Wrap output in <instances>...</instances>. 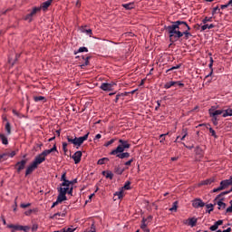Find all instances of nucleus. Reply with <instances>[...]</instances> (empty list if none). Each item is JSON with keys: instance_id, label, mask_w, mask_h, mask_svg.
I'll return each mask as SVG.
<instances>
[{"instance_id": "f257e3e1", "label": "nucleus", "mask_w": 232, "mask_h": 232, "mask_svg": "<svg viewBox=\"0 0 232 232\" xmlns=\"http://www.w3.org/2000/svg\"><path fill=\"white\" fill-rule=\"evenodd\" d=\"M169 37L170 43H177L182 37V32H189L191 27L185 21L172 22L171 25L165 26Z\"/></svg>"}, {"instance_id": "f03ea898", "label": "nucleus", "mask_w": 232, "mask_h": 232, "mask_svg": "<svg viewBox=\"0 0 232 232\" xmlns=\"http://www.w3.org/2000/svg\"><path fill=\"white\" fill-rule=\"evenodd\" d=\"M228 186H232V176L229 179H225L220 182V185L218 188H214L213 192L218 193V191H222L223 189H227ZM232 191V187L229 190L221 192L219 195H218L215 198V200H218V198H221V197H224V195H229Z\"/></svg>"}, {"instance_id": "7ed1b4c3", "label": "nucleus", "mask_w": 232, "mask_h": 232, "mask_svg": "<svg viewBox=\"0 0 232 232\" xmlns=\"http://www.w3.org/2000/svg\"><path fill=\"white\" fill-rule=\"evenodd\" d=\"M89 135L90 132L79 138H77L76 136L67 135L66 140L69 142V144H73V146H77L76 149L79 150L80 146H82V144L84 143V140H88Z\"/></svg>"}, {"instance_id": "20e7f679", "label": "nucleus", "mask_w": 232, "mask_h": 232, "mask_svg": "<svg viewBox=\"0 0 232 232\" xmlns=\"http://www.w3.org/2000/svg\"><path fill=\"white\" fill-rule=\"evenodd\" d=\"M38 12H41V7H34L33 10L24 16V21H27L28 23H32L34 21V17L37 15Z\"/></svg>"}, {"instance_id": "39448f33", "label": "nucleus", "mask_w": 232, "mask_h": 232, "mask_svg": "<svg viewBox=\"0 0 232 232\" xmlns=\"http://www.w3.org/2000/svg\"><path fill=\"white\" fill-rule=\"evenodd\" d=\"M46 157H48V154L45 152V150H44L42 153L35 156L33 162L38 168L40 166V164H43V162H44V160H46Z\"/></svg>"}, {"instance_id": "423d86ee", "label": "nucleus", "mask_w": 232, "mask_h": 232, "mask_svg": "<svg viewBox=\"0 0 232 232\" xmlns=\"http://www.w3.org/2000/svg\"><path fill=\"white\" fill-rule=\"evenodd\" d=\"M7 227L9 229H12L11 232H15V231L28 232V231H30V227H28V226H21V225L10 224V225H7Z\"/></svg>"}, {"instance_id": "0eeeda50", "label": "nucleus", "mask_w": 232, "mask_h": 232, "mask_svg": "<svg viewBox=\"0 0 232 232\" xmlns=\"http://www.w3.org/2000/svg\"><path fill=\"white\" fill-rule=\"evenodd\" d=\"M68 188L69 187H63L60 186V188H58V198H62V200H68V198L66 197V194L68 193Z\"/></svg>"}, {"instance_id": "6e6552de", "label": "nucleus", "mask_w": 232, "mask_h": 232, "mask_svg": "<svg viewBox=\"0 0 232 232\" xmlns=\"http://www.w3.org/2000/svg\"><path fill=\"white\" fill-rule=\"evenodd\" d=\"M25 166H26V160H22L21 161H18L15 164V169H16L17 173H21V171H23V169H24Z\"/></svg>"}, {"instance_id": "1a4fd4ad", "label": "nucleus", "mask_w": 232, "mask_h": 232, "mask_svg": "<svg viewBox=\"0 0 232 232\" xmlns=\"http://www.w3.org/2000/svg\"><path fill=\"white\" fill-rule=\"evenodd\" d=\"M192 206L196 209H198V208H204V206H206V203H204V201H202V199L200 198H196L192 201Z\"/></svg>"}, {"instance_id": "9d476101", "label": "nucleus", "mask_w": 232, "mask_h": 232, "mask_svg": "<svg viewBox=\"0 0 232 232\" xmlns=\"http://www.w3.org/2000/svg\"><path fill=\"white\" fill-rule=\"evenodd\" d=\"M210 117H218V115H222L224 111L222 110H215L213 107L208 111Z\"/></svg>"}, {"instance_id": "9b49d317", "label": "nucleus", "mask_w": 232, "mask_h": 232, "mask_svg": "<svg viewBox=\"0 0 232 232\" xmlns=\"http://www.w3.org/2000/svg\"><path fill=\"white\" fill-rule=\"evenodd\" d=\"M126 150V149L124 147H122L121 145H118V147L113 150L110 155H120V153H124V151Z\"/></svg>"}, {"instance_id": "f8f14e48", "label": "nucleus", "mask_w": 232, "mask_h": 232, "mask_svg": "<svg viewBox=\"0 0 232 232\" xmlns=\"http://www.w3.org/2000/svg\"><path fill=\"white\" fill-rule=\"evenodd\" d=\"M82 157V152L81 150L76 151L72 159L74 160V164H79L81 162V158Z\"/></svg>"}, {"instance_id": "ddd939ff", "label": "nucleus", "mask_w": 232, "mask_h": 232, "mask_svg": "<svg viewBox=\"0 0 232 232\" xmlns=\"http://www.w3.org/2000/svg\"><path fill=\"white\" fill-rule=\"evenodd\" d=\"M35 169H37V167L35 166V164L33 162L29 167H27L26 170H25V177H28V175H32V173H34V171H35Z\"/></svg>"}, {"instance_id": "4468645a", "label": "nucleus", "mask_w": 232, "mask_h": 232, "mask_svg": "<svg viewBox=\"0 0 232 232\" xmlns=\"http://www.w3.org/2000/svg\"><path fill=\"white\" fill-rule=\"evenodd\" d=\"M61 209L63 210V212H57L53 216V218H57L58 217H66V209L67 207L66 206H62Z\"/></svg>"}, {"instance_id": "2eb2a0df", "label": "nucleus", "mask_w": 232, "mask_h": 232, "mask_svg": "<svg viewBox=\"0 0 232 232\" xmlns=\"http://www.w3.org/2000/svg\"><path fill=\"white\" fill-rule=\"evenodd\" d=\"M100 89L103 92H113V89H111V85L108 82H102L100 86Z\"/></svg>"}, {"instance_id": "dca6fc26", "label": "nucleus", "mask_w": 232, "mask_h": 232, "mask_svg": "<svg viewBox=\"0 0 232 232\" xmlns=\"http://www.w3.org/2000/svg\"><path fill=\"white\" fill-rule=\"evenodd\" d=\"M222 200H224V198H218V199H217V200H215L214 199V202H217V204H218V209H220V210H224L226 208H227V204L226 203H224Z\"/></svg>"}, {"instance_id": "f3484780", "label": "nucleus", "mask_w": 232, "mask_h": 232, "mask_svg": "<svg viewBox=\"0 0 232 232\" xmlns=\"http://www.w3.org/2000/svg\"><path fill=\"white\" fill-rule=\"evenodd\" d=\"M119 142L120 146H121L125 150H130V148H131V144L128 143V140H119Z\"/></svg>"}, {"instance_id": "a211bd4d", "label": "nucleus", "mask_w": 232, "mask_h": 232, "mask_svg": "<svg viewBox=\"0 0 232 232\" xmlns=\"http://www.w3.org/2000/svg\"><path fill=\"white\" fill-rule=\"evenodd\" d=\"M52 3H53V0H47L42 4L41 8H43L44 11L48 10V8H50L52 5Z\"/></svg>"}, {"instance_id": "6ab92c4d", "label": "nucleus", "mask_w": 232, "mask_h": 232, "mask_svg": "<svg viewBox=\"0 0 232 232\" xmlns=\"http://www.w3.org/2000/svg\"><path fill=\"white\" fill-rule=\"evenodd\" d=\"M215 182V179L210 178L208 179H205L199 183V186H209Z\"/></svg>"}, {"instance_id": "aec40b11", "label": "nucleus", "mask_w": 232, "mask_h": 232, "mask_svg": "<svg viewBox=\"0 0 232 232\" xmlns=\"http://www.w3.org/2000/svg\"><path fill=\"white\" fill-rule=\"evenodd\" d=\"M121 6H123L125 10H133V8H135V4L134 3L122 4Z\"/></svg>"}, {"instance_id": "412c9836", "label": "nucleus", "mask_w": 232, "mask_h": 232, "mask_svg": "<svg viewBox=\"0 0 232 232\" xmlns=\"http://www.w3.org/2000/svg\"><path fill=\"white\" fill-rule=\"evenodd\" d=\"M212 28H215V24H205L204 25L201 26V32H205V30H211Z\"/></svg>"}, {"instance_id": "4be33fe9", "label": "nucleus", "mask_w": 232, "mask_h": 232, "mask_svg": "<svg viewBox=\"0 0 232 232\" xmlns=\"http://www.w3.org/2000/svg\"><path fill=\"white\" fill-rule=\"evenodd\" d=\"M197 222L198 219L196 218H188V226H190V227H195V226H197Z\"/></svg>"}, {"instance_id": "5701e85b", "label": "nucleus", "mask_w": 232, "mask_h": 232, "mask_svg": "<svg viewBox=\"0 0 232 232\" xmlns=\"http://www.w3.org/2000/svg\"><path fill=\"white\" fill-rule=\"evenodd\" d=\"M172 86H177V82L171 81V82H168L164 84L165 90H169V88H172Z\"/></svg>"}, {"instance_id": "b1692460", "label": "nucleus", "mask_w": 232, "mask_h": 232, "mask_svg": "<svg viewBox=\"0 0 232 232\" xmlns=\"http://www.w3.org/2000/svg\"><path fill=\"white\" fill-rule=\"evenodd\" d=\"M0 140L5 146L8 145V138L5 134L0 133Z\"/></svg>"}, {"instance_id": "393cba45", "label": "nucleus", "mask_w": 232, "mask_h": 232, "mask_svg": "<svg viewBox=\"0 0 232 232\" xmlns=\"http://www.w3.org/2000/svg\"><path fill=\"white\" fill-rule=\"evenodd\" d=\"M118 159H130V152H121L117 154Z\"/></svg>"}, {"instance_id": "a878e982", "label": "nucleus", "mask_w": 232, "mask_h": 232, "mask_svg": "<svg viewBox=\"0 0 232 232\" xmlns=\"http://www.w3.org/2000/svg\"><path fill=\"white\" fill-rule=\"evenodd\" d=\"M63 202H64V200L63 198L57 197L56 201L53 203L51 208L53 209V208H55V206H59V204H63Z\"/></svg>"}, {"instance_id": "bb28decb", "label": "nucleus", "mask_w": 232, "mask_h": 232, "mask_svg": "<svg viewBox=\"0 0 232 232\" xmlns=\"http://www.w3.org/2000/svg\"><path fill=\"white\" fill-rule=\"evenodd\" d=\"M114 173H116V175H122V173H124V169H122L120 166H117L114 168Z\"/></svg>"}, {"instance_id": "cd10ccee", "label": "nucleus", "mask_w": 232, "mask_h": 232, "mask_svg": "<svg viewBox=\"0 0 232 232\" xmlns=\"http://www.w3.org/2000/svg\"><path fill=\"white\" fill-rule=\"evenodd\" d=\"M102 175H105L106 179H110V180L113 179V174L111 171H102Z\"/></svg>"}, {"instance_id": "c85d7f7f", "label": "nucleus", "mask_w": 232, "mask_h": 232, "mask_svg": "<svg viewBox=\"0 0 232 232\" xmlns=\"http://www.w3.org/2000/svg\"><path fill=\"white\" fill-rule=\"evenodd\" d=\"M8 157H10V154L6 152L0 154V162H5V160H8Z\"/></svg>"}, {"instance_id": "c756f323", "label": "nucleus", "mask_w": 232, "mask_h": 232, "mask_svg": "<svg viewBox=\"0 0 232 232\" xmlns=\"http://www.w3.org/2000/svg\"><path fill=\"white\" fill-rule=\"evenodd\" d=\"M82 59L85 61L84 63H82L81 65L82 68H84V66H88L90 64V59H92L91 56H87L86 58H84V56H82Z\"/></svg>"}, {"instance_id": "7c9ffc66", "label": "nucleus", "mask_w": 232, "mask_h": 232, "mask_svg": "<svg viewBox=\"0 0 232 232\" xmlns=\"http://www.w3.org/2000/svg\"><path fill=\"white\" fill-rule=\"evenodd\" d=\"M60 186H62L63 188H71L72 181L65 179L63 183L60 184Z\"/></svg>"}, {"instance_id": "2f4dec72", "label": "nucleus", "mask_w": 232, "mask_h": 232, "mask_svg": "<svg viewBox=\"0 0 232 232\" xmlns=\"http://www.w3.org/2000/svg\"><path fill=\"white\" fill-rule=\"evenodd\" d=\"M5 130L7 131V135H12V125L8 121L5 123Z\"/></svg>"}, {"instance_id": "473e14b6", "label": "nucleus", "mask_w": 232, "mask_h": 232, "mask_svg": "<svg viewBox=\"0 0 232 232\" xmlns=\"http://www.w3.org/2000/svg\"><path fill=\"white\" fill-rule=\"evenodd\" d=\"M224 118L226 117H232V109H227L222 115Z\"/></svg>"}, {"instance_id": "72a5a7b5", "label": "nucleus", "mask_w": 232, "mask_h": 232, "mask_svg": "<svg viewBox=\"0 0 232 232\" xmlns=\"http://www.w3.org/2000/svg\"><path fill=\"white\" fill-rule=\"evenodd\" d=\"M110 161V159L108 158H102L98 160V164L100 166H102V164H106V162H109Z\"/></svg>"}, {"instance_id": "f704fd0d", "label": "nucleus", "mask_w": 232, "mask_h": 232, "mask_svg": "<svg viewBox=\"0 0 232 232\" xmlns=\"http://www.w3.org/2000/svg\"><path fill=\"white\" fill-rule=\"evenodd\" d=\"M203 24H207L208 23H213V16L211 17H208L206 16L203 20H202Z\"/></svg>"}, {"instance_id": "c9c22d12", "label": "nucleus", "mask_w": 232, "mask_h": 232, "mask_svg": "<svg viewBox=\"0 0 232 232\" xmlns=\"http://www.w3.org/2000/svg\"><path fill=\"white\" fill-rule=\"evenodd\" d=\"M116 197H118V198L121 200V198H123L124 197V190H120L115 192L114 194Z\"/></svg>"}, {"instance_id": "e433bc0d", "label": "nucleus", "mask_w": 232, "mask_h": 232, "mask_svg": "<svg viewBox=\"0 0 232 232\" xmlns=\"http://www.w3.org/2000/svg\"><path fill=\"white\" fill-rule=\"evenodd\" d=\"M180 66H182L181 63H179V64H178V65H176V66H173V67L168 69V70L166 71V73H169V72H173V70H179V69L180 68Z\"/></svg>"}, {"instance_id": "4c0bfd02", "label": "nucleus", "mask_w": 232, "mask_h": 232, "mask_svg": "<svg viewBox=\"0 0 232 232\" xmlns=\"http://www.w3.org/2000/svg\"><path fill=\"white\" fill-rule=\"evenodd\" d=\"M182 137L180 138V140H184L188 137V129H183L181 131Z\"/></svg>"}, {"instance_id": "58836bf2", "label": "nucleus", "mask_w": 232, "mask_h": 232, "mask_svg": "<svg viewBox=\"0 0 232 232\" xmlns=\"http://www.w3.org/2000/svg\"><path fill=\"white\" fill-rule=\"evenodd\" d=\"M44 151L46 152L47 155H50V153H53V151H57V146L53 145L52 149L45 150Z\"/></svg>"}, {"instance_id": "ea45409f", "label": "nucleus", "mask_w": 232, "mask_h": 232, "mask_svg": "<svg viewBox=\"0 0 232 232\" xmlns=\"http://www.w3.org/2000/svg\"><path fill=\"white\" fill-rule=\"evenodd\" d=\"M34 102H40V101H46V98H44V96H34Z\"/></svg>"}, {"instance_id": "a19ab883", "label": "nucleus", "mask_w": 232, "mask_h": 232, "mask_svg": "<svg viewBox=\"0 0 232 232\" xmlns=\"http://www.w3.org/2000/svg\"><path fill=\"white\" fill-rule=\"evenodd\" d=\"M179 208V201H175L172 204V208H169V211H177V208Z\"/></svg>"}, {"instance_id": "79ce46f5", "label": "nucleus", "mask_w": 232, "mask_h": 232, "mask_svg": "<svg viewBox=\"0 0 232 232\" xmlns=\"http://www.w3.org/2000/svg\"><path fill=\"white\" fill-rule=\"evenodd\" d=\"M82 32L83 33V34H86L87 35H90V37H92V29H84V28H82Z\"/></svg>"}, {"instance_id": "37998d69", "label": "nucleus", "mask_w": 232, "mask_h": 232, "mask_svg": "<svg viewBox=\"0 0 232 232\" xmlns=\"http://www.w3.org/2000/svg\"><path fill=\"white\" fill-rule=\"evenodd\" d=\"M82 52L88 53V49L86 47H80L74 54L77 55V53H82Z\"/></svg>"}, {"instance_id": "c03bdc74", "label": "nucleus", "mask_w": 232, "mask_h": 232, "mask_svg": "<svg viewBox=\"0 0 232 232\" xmlns=\"http://www.w3.org/2000/svg\"><path fill=\"white\" fill-rule=\"evenodd\" d=\"M182 37H184L185 35V39H189V37H191V33H189V31H185V32H182Z\"/></svg>"}, {"instance_id": "a18cd8bd", "label": "nucleus", "mask_w": 232, "mask_h": 232, "mask_svg": "<svg viewBox=\"0 0 232 232\" xmlns=\"http://www.w3.org/2000/svg\"><path fill=\"white\" fill-rule=\"evenodd\" d=\"M140 228L142 229V231L144 232H150V228H148V224H141Z\"/></svg>"}, {"instance_id": "49530a36", "label": "nucleus", "mask_w": 232, "mask_h": 232, "mask_svg": "<svg viewBox=\"0 0 232 232\" xmlns=\"http://www.w3.org/2000/svg\"><path fill=\"white\" fill-rule=\"evenodd\" d=\"M206 208H207V209H208V210H207V213H211V211H213L214 205L210 203V204L206 205Z\"/></svg>"}, {"instance_id": "de8ad7c7", "label": "nucleus", "mask_w": 232, "mask_h": 232, "mask_svg": "<svg viewBox=\"0 0 232 232\" xmlns=\"http://www.w3.org/2000/svg\"><path fill=\"white\" fill-rule=\"evenodd\" d=\"M67 195H71V197H73V186L69 187L67 189Z\"/></svg>"}, {"instance_id": "09e8293b", "label": "nucleus", "mask_w": 232, "mask_h": 232, "mask_svg": "<svg viewBox=\"0 0 232 232\" xmlns=\"http://www.w3.org/2000/svg\"><path fill=\"white\" fill-rule=\"evenodd\" d=\"M113 142H115V140H114V139H112V140L107 141V142L104 144L105 148H108V146H111V144H113Z\"/></svg>"}, {"instance_id": "8fccbe9b", "label": "nucleus", "mask_w": 232, "mask_h": 232, "mask_svg": "<svg viewBox=\"0 0 232 232\" xmlns=\"http://www.w3.org/2000/svg\"><path fill=\"white\" fill-rule=\"evenodd\" d=\"M63 150L64 153H67V151H68V143L63 142Z\"/></svg>"}, {"instance_id": "3c124183", "label": "nucleus", "mask_w": 232, "mask_h": 232, "mask_svg": "<svg viewBox=\"0 0 232 232\" xmlns=\"http://www.w3.org/2000/svg\"><path fill=\"white\" fill-rule=\"evenodd\" d=\"M209 132L211 133L212 137H215V139H217V132L215 131V130H213V128H209Z\"/></svg>"}, {"instance_id": "603ef678", "label": "nucleus", "mask_w": 232, "mask_h": 232, "mask_svg": "<svg viewBox=\"0 0 232 232\" xmlns=\"http://www.w3.org/2000/svg\"><path fill=\"white\" fill-rule=\"evenodd\" d=\"M130 186H131V182L130 181L125 182V185L123 186V189H130Z\"/></svg>"}, {"instance_id": "864d4df0", "label": "nucleus", "mask_w": 232, "mask_h": 232, "mask_svg": "<svg viewBox=\"0 0 232 232\" xmlns=\"http://www.w3.org/2000/svg\"><path fill=\"white\" fill-rule=\"evenodd\" d=\"M210 231H217L218 229V227L217 226V223H215L213 226L209 227Z\"/></svg>"}, {"instance_id": "5fc2aeb1", "label": "nucleus", "mask_w": 232, "mask_h": 232, "mask_svg": "<svg viewBox=\"0 0 232 232\" xmlns=\"http://www.w3.org/2000/svg\"><path fill=\"white\" fill-rule=\"evenodd\" d=\"M218 118L217 116L212 117V122L215 126H217V124H218Z\"/></svg>"}, {"instance_id": "6e6d98bb", "label": "nucleus", "mask_w": 232, "mask_h": 232, "mask_svg": "<svg viewBox=\"0 0 232 232\" xmlns=\"http://www.w3.org/2000/svg\"><path fill=\"white\" fill-rule=\"evenodd\" d=\"M217 12H220V9L218 8V6H216V7L213 8L212 15H215L217 14Z\"/></svg>"}, {"instance_id": "4d7b16f0", "label": "nucleus", "mask_w": 232, "mask_h": 232, "mask_svg": "<svg viewBox=\"0 0 232 232\" xmlns=\"http://www.w3.org/2000/svg\"><path fill=\"white\" fill-rule=\"evenodd\" d=\"M31 204L30 203H27V204H24V203H22L20 205V208H22L23 209L26 208H30Z\"/></svg>"}, {"instance_id": "13d9d810", "label": "nucleus", "mask_w": 232, "mask_h": 232, "mask_svg": "<svg viewBox=\"0 0 232 232\" xmlns=\"http://www.w3.org/2000/svg\"><path fill=\"white\" fill-rule=\"evenodd\" d=\"M176 82V86H179V88H184V83L181 82Z\"/></svg>"}, {"instance_id": "bf43d9fd", "label": "nucleus", "mask_w": 232, "mask_h": 232, "mask_svg": "<svg viewBox=\"0 0 232 232\" xmlns=\"http://www.w3.org/2000/svg\"><path fill=\"white\" fill-rule=\"evenodd\" d=\"M215 224H216L217 227H218V226H222V224H224V220L219 219V220H218Z\"/></svg>"}, {"instance_id": "052dcab7", "label": "nucleus", "mask_w": 232, "mask_h": 232, "mask_svg": "<svg viewBox=\"0 0 232 232\" xmlns=\"http://www.w3.org/2000/svg\"><path fill=\"white\" fill-rule=\"evenodd\" d=\"M39 229V226L37 224L33 225L32 231H37Z\"/></svg>"}, {"instance_id": "680f3d73", "label": "nucleus", "mask_w": 232, "mask_h": 232, "mask_svg": "<svg viewBox=\"0 0 232 232\" xmlns=\"http://www.w3.org/2000/svg\"><path fill=\"white\" fill-rule=\"evenodd\" d=\"M166 135H168V133H167V134H161V135L160 136V139H161V140H160V142H162L163 140H166Z\"/></svg>"}, {"instance_id": "e2e57ef3", "label": "nucleus", "mask_w": 232, "mask_h": 232, "mask_svg": "<svg viewBox=\"0 0 232 232\" xmlns=\"http://www.w3.org/2000/svg\"><path fill=\"white\" fill-rule=\"evenodd\" d=\"M133 158L132 159H130V160H128L127 162H125V165L126 166H131V163L133 162Z\"/></svg>"}, {"instance_id": "0e129e2a", "label": "nucleus", "mask_w": 232, "mask_h": 232, "mask_svg": "<svg viewBox=\"0 0 232 232\" xmlns=\"http://www.w3.org/2000/svg\"><path fill=\"white\" fill-rule=\"evenodd\" d=\"M228 6H231V5H229V3H227V4H226V5H221V10H224V9L227 8Z\"/></svg>"}, {"instance_id": "69168bd1", "label": "nucleus", "mask_w": 232, "mask_h": 232, "mask_svg": "<svg viewBox=\"0 0 232 232\" xmlns=\"http://www.w3.org/2000/svg\"><path fill=\"white\" fill-rule=\"evenodd\" d=\"M61 180H62L63 182H64V180H66V172H64V173L62 175Z\"/></svg>"}, {"instance_id": "338daca9", "label": "nucleus", "mask_w": 232, "mask_h": 232, "mask_svg": "<svg viewBox=\"0 0 232 232\" xmlns=\"http://www.w3.org/2000/svg\"><path fill=\"white\" fill-rule=\"evenodd\" d=\"M121 95L122 94H117L114 102H119V99H121Z\"/></svg>"}, {"instance_id": "774afa93", "label": "nucleus", "mask_w": 232, "mask_h": 232, "mask_svg": "<svg viewBox=\"0 0 232 232\" xmlns=\"http://www.w3.org/2000/svg\"><path fill=\"white\" fill-rule=\"evenodd\" d=\"M226 213H232V206L230 205V207H228L227 209H226Z\"/></svg>"}]
</instances>
